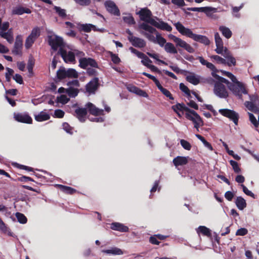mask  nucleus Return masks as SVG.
Returning a JSON list of instances; mask_svg holds the SVG:
<instances>
[{
	"mask_svg": "<svg viewBox=\"0 0 259 259\" xmlns=\"http://www.w3.org/2000/svg\"><path fill=\"white\" fill-rule=\"evenodd\" d=\"M174 25L177 30L183 35L192 38L194 40L205 45H208L210 44V41L206 36L194 33L190 29L186 28L180 22L175 23Z\"/></svg>",
	"mask_w": 259,
	"mask_h": 259,
	"instance_id": "1",
	"label": "nucleus"
},
{
	"mask_svg": "<svg viewBox=\"0 0 259 259\" xmlns=\"http://www.w3.org/2000/svg\"><path fill=\"white\" fill-rule=\"evenodd\" d=\"M212 76L217 80L214 83V93L218 97L225 98L228 96V92L225 84L228 87L230 82L226 79L221 77L215 73H212Z\"/></svg>",
	"mask_w": 259,
	"mask_h": 259,
	"instance_id": "2",
	"label": "nucleus"
},
{
	"mask_svg": "<svg viewBox=\"0 0 259 259\" xmlns=\"http://www.w3.org/2000/svg\"><path fill=\"white\" fill-rule=\"evenodd\" d=\"M48 41L51 49H65V48L70 49L62 37L56 34L48 35Z\"/></svg>",
	"mask_w": 259,
	"mask_h": 259,
	"instance_id": "3",
	"label": "nucleus"
},
{
	"mask_svg": "<svg viewBox=\"0 0 259 259\" xmlns=\"http://www.w3.org/2000/svg\"><path fill=\"white\" fill-rule=\"evenodd\" d=\"M233 84L230 83L229 89L236 96L241 97L242 94H247L248 92L246 89L245 84L236 79L233 82Z\"/></svg>",
	"mask_w": 259,
	"mask_h": 259,
	"instance_id": "4",
	"label": "nucleus"
},
{
	"mask_svg": "<svg viewBox=\"0 0 259 259\" xmlns=\"http://www.w3.org/2000/svg\"><path fill=\"white\" fill-rule=\"evenodd\" d=\"M187 110V112L185 113L186 117L193 122L194 127L198 131L199 128L203 125L202 119L195 111L190 109Z\"/></svg>",
	"mask_w": 259,
	"mask_h": 259,
	"instance_id": "5",
	"label": "nucleus"
},
{
	"mask_svg": "<svg viewBox=\"0 0 259 259\" xmlns=\"http://www.w3.org/2000/svg\"><path fill=\"white\" fill-rule=\"evenodd\" d=\"M250 101L245 103V106L250 111L254 113L259 112V97L257 95L249 96Z\"/></svg>",
	"mask_w": 259,
	"mask_h": 259,
	"instance_id": "6",
	"label": "nucleus"
},
{
	"mask_svg": "<svg viewBox=\"0 0 259 259\" xmlns=\"http://www.w3.org/2000/svg\"><path fill=\"white\" fill-rule=\"evenodd\" d=\"M40 35V29L39 27H36L32 29L30 34L28 35L25 40V46L26 49H29L36 39Z\"/></svg>",
	"mask_w": 259,
	"mask_h": 259,
	"instance_id": "7",
	"label": "nucleus"
},
{
	"mask_svg": "<svg viewBox=\"0 0 259 259\" xmlns=\"http://www.w3.org/2000/svg\"><path fill=\"white\" fill-rule=\"evenodd\" d=\"M216 53L224 56L226 60V64L229 66H235L236 61L235 58L230 53L228 50H215Z\"/></svg>",
	"mask_w": 259,
	"mask_h": 259,
	"instance_id": "8",
	"label": "nucleus"
},
{
	"mask_svg": "<svg viewBox=\"0 0 259 259\" xmlns=\"http://www.w3.org/2000/svg\"><path fill=\"white\" fill-rule=\"evenodd\" d=\"M104 6L107 11L110 14L116 16L120 15V11L114 2L111 0L106 1L104 3Z\"/></svg>",
	"mask_w": 259,
	"mask_h": 259,
	"instance_id": "9",
	"label": "nucleus"
},
{
	"mask_svg": "<svg viewBox=\"0 0 259 259\" xmlns=\"http://www.w3.org/2000/svg\"><path fill=\"white\" fill-rule=\"evenodd\" d=\"M137 14L139 15L141 20L151 25V20L154 19L151 18L152 14L149 9L147 8H142Z\"/></svg>",
	"mask_w": 259,
	"mask_h": 259,
	"instance_id": "10",
	"label": "nucleus"
},
{
	"mask_svg": "<svg viewBox=\"0 0 259 259\" xmlns=\"http://www.w3.org/2000/svg\"><path fill=\"white\" fill-rule=\"evenodd\" d=\"M219 112L223 116L232 120L235 125L238 124V115L233 110L228 109H221Z\"/></svg>",
	"mask_w": 259,
	"mask_h": 259,
	"instance_id": "11",
	"label": "nucleus"
},
{
	"mask_svg": "<svg viewBox=\"0 0 259 259\" xmlns=\"http://www.w3.org/2000/svg\"><path fill=\"white\" fill-rule=\"evenodd\" d=\"M59 54L66 63L73 62L75 60L74 53L67 50H60Z\"/></svg>",
	"mask_w": 259,
	"mask_h": 259,
	"instance_id": "12",
	"label": "nucleus"
},
{
	"mask_svg": "<svg viewBox=\"0 0 259 259\" xmlns=\"http://www.w3.org/2000/svg\"><path fill=\"white\" fill-rule=\"evenodd\" d=\"M151 25L162 30H165L168 32H170L172 30L171 26L168 25V23L162 21L158 22L155 20H151Z\"/></svg>",
	"mask_w": 259,
	"mask_h": 259,
	"instance_id": "13",
	"label": "nucleus"
},
{
	"mask_svg": "<svg viewBox=\"0 0 259 259\" xmlns=\"http://www.w3.org/2000/svg\"><path fill=\"white\" fill-rule=\"evenodd\" d=\"M80 66L82 68H85L88 66H91L93 67H98V65L96 62L90 58H83L79 59Z\"/></svg>",
	"mask_w": 259,
	"mask_h": 259,
	"instance_id": "14",
	"label": "nucleus"
},
{
	"mask_svg": "<svg viewBox=\"0 0 259 259\" xmlns=\"http://www.w3.org/2000/svg\"><path fill=\"white\" fill-rule=\"evenodd\" d=\"M14 118L18 122L26 123H31L32 119L28 114L26 113L14 114Z\"/></svg>",
	"mask_w": 259,
	"mask_h": 259,
	"instance_id": "15",
	"label": "nucleus"
},
{
	"mask_svg": "<svg viewBox=\"0 0 259 259\" xmlns=\"http://www.w3.org/2000/svg\"><path fill=\"white\" fill-rule=\"evenodd\" d=\"M132 52L135 54L138 58L142 59V63L145 66L148 67L150 65L151 61L143 53L140 52L137 50H132Z\"/></svg>",
	"mask_w": 259,
	"mask_h": 259,
	"instance_id": "16",
	"label": "nucleus"
},
{
	"mask_svg": "<svg viewBox=\"0 0 259 259\" xmlns=\"http://www.w3.org/2000/svg\"><path fill=\"white\" fill-rule=\"evenodd\" d=\"M86 107L88 109L89 112L95 116L102 115L103 114V110L102 109H100L96 107L91 103H88L87 104Z\"/></svg>",
	"mask_w": 259,
	"mask_h": 259,
	"instance_id": "17",
	"label": "nucleus"
},
{
	"mask_svg": "<svg viewBox=\"0 0 259 259\" xmlns=\"http://www.w3.org/2000/svg\"><path fill=\"white\" fill-rule=\"evenodd\" d=\"M98 85V78H94L86 85L87 92L90 94L94 93L97 89Z\"/></svg>",
	"mask_w": 259,
	"mask_h": 259,
	"instance_id": "18",
	"label": "nucleus"
},
{
	"mask_svg": "<svg viewBox=\"0 0 259 259\" xmlns=\"http://www.w3.org/2000/svg\"><path fill=\"white\" fill-rule=\"evenodd\" d=\"M31 11L27 8L23 7L21 6H18L14 7L12 11V15H21L24 13L30 14Z\"/></svg>",
	"mask_w": 259,
	"mask_h": 259,
	"instance_id": "19",
	"label": "nucleus"
},
{
	"mask_svg": "<svg viewBox=\"0 0 259 259\" xmlns=\"http://www.w3.org/2000/svg\"><path fill=\"white\" fill-rule=\"evenodd\" d=\"M170 37L176 43L177 47H180L183 49H192L191 46L185 41L182 40L174 35H170Z\"/></svg>",
	"mask_w": 259,
	"mask_h": 259,
	"instance_id": "20",
	"label": "nucleus"
},
{
	"mask_svg": "<svg viewBox=\"0 0 259 259\" xmlns=\"http://www.w3.org/2000/svg\"><path fill=\"white\" fill-rule=\"evenodd\" d=\"M186 79L190 83L194 85H197L200 82L201 77L195 73H189L187 75Z\"/></svg>",
	"mask_w": 259,
	"mask_h": 259,
	"instance_id": "21",
	"label": "nucleus"
},
{
	"mask_svg": "<svg viewBox=\"0 0 259 259\" xmlns=\"http://www.w3.org/2000/svg\"><path fill=\"white\" fill-rule=\"evenodd\" d=\"M102 252L109 255H122L123 254V251L116 247H112L107 249L102 250Z\"/></svg>",
	"mask_w": 259,
	"mask_h": 259,
	"instance_id": "22",
	"label": "nucleus"
},
{
	"mask_svg": "<svg viewBox=\"0 0 259 259\" xmlns=\"http://www.w3.org/2000/svg\"><path fill=\"white\" fill-rule=\"evenodd\" d=\"M130 41L133 46L140 48H144L146 45L143 39L135 36H131Z\"/></svg>",
	"mask_w": 259,
	"mask_h": 259,
	"instance_id": "23",
	"label": "nucleus"
},
{
	"mask_svg": "<svg viewBox=\"0 0 259 259\" xmlns=\"http://www.w3.org/2000/svg\"><path fill=\"white\" fill-rule=\"evenodd\" d=\"M128 90L133 93L137 94L140 96L144 97L147 98L148 97V94L143 90L134 86V85H129L127 87Z\"/></svg>",
	"mask_w": 259,
	"mask_h": 259,
	"instance_id": "24",
	"label": "nucleus"
},
{
	"mask_svg": "<svg viewBox=\"0 0 259 259\" xmlns=\"http://www.w3.org/2000/svg\"><path fill=\"white\" fill-rule=\"evenodd\" d=\"M111 228L115 231L121 232H126L128 231V228L123 224L119 223H113L111 224Z\"/></svg>",
	"mask_w": 259,
	"mask_h": 259,
	"instance_id": "25",
	"label": "nucleus"
},
{
	"mask_svg": "<svg viewBox=\"0 0 259 259\" xmlns=\"http://www.w3.org/2000/svg\"><path fill=\"white\" fill-rule=\"evenodd\" d=\"M189 159V157L177 156L173 159V163L176 166L186 164Z\"/></svg>",
	"mask_w": 259,
	"mask_h": 259,
	"instance_id": "26",
	"label": "nucleus"
},
{
	"mask_svg": "<svg viewBox=\"0 0 259 259\" xmlns=\"http://www.w3.org/2000/svg\"><path fill=\"white\" fill-rule=\"evenodd\" d=\"M35 119L38 122H42L50 119V115L46 112L41 111L34 115Z\"/></svg>",
	"mask_w": 259,
	"mask_h": 259,
	"instance_id": "27",
	"label": "nucleus"
},
{
	"mask_svg": "<svg viewBox=\"0 0 259 259\" xmlns=\"http://www.w3.org/2000/svg\"><path fill=\"white\" fill-rule=\"evenodd\" d=\"M75 113L78 119L83 122L85 121L87 113L86 108H78L75 110Z\"/></svg>",
	"mask_w": 259,
	"mask_h": 259,
	"instance_id": "28",
	"label": "nucleus"
},
{
	"mask_svg": "<svg viewBox=\"0 0 259 259\" xmlns=\"http://www.w3.org/2000/svg\"><path fill=\"white\" fill-rule=\"evenodd\" d=\"M0 35L2 37L6 39L10 43H12L13 41L12 32L10 30H8L7 32H0Z\"/></svg>",
	"mask_w": 259,
	"mask_h": 259,
	"instance_id": "29",
	"label": "nucleus"
},
{
	"mask_svg": "<svg viewBox=\"0 0 259 259\" xmlns=\"http://www.w3.org/2000/svg\"><path fill=\"white\" fill-rule=\"evenodd\" d=\"M219 30L222 32V34L227 38H230L232 35V31L230 29L224 26H221L219 27Z\"/></svg>",
	"mask_w": 259,
	"mask_h": 259,
	"instance_id": "30",
	"label": "nucleus"
},
{
	"mask_svg": "<svg viewBox=\"0 0 259 259\" xmlns=\"http://www.w3.org/2000/svg\"><path fill=\"white\" fill-rule=\"evenodd\" d=\"M187 10L191 11L193 12H204L205 13H207L208 12H209L212 11V9L210 7H200V8H196V7H192V8H188Z\"/></svg>",
	"mask_w": 259,
	"mask_h": 259,
	"instance_id": "31",
	"label": "nucleus"
},
{
	"mask_svg": "<svg viewBox=\"0 0 259 259\" xmlns=\"http://www.w3.org/2000/svg\"><path fill=\"white\" fill-rule=\"evenodd\" d=\"M214 39L217 47L216 49H224L223 40L218 32L214 33ZM225 49H227V48L225 47Z\"/></svg>",
	"mask_w": 259,
	"mask_h": 259,
	"instance_id": "32",
	"label": "nucleus"
},
{
	"mask_svg": "<svg viewBox=\"0 0 259 259\" xmlns=\"http://www.w3.org/2000/svg\"><path fill=\"white\" fill-rule=\"evenodd\" d=\"M95 28L96 26L92 24H83L79 26V29L85 32H90Z\"/></svg>",
	"mask_w": 259,
	"mask_h": 259,
	"instance_id": "33",
	"label": "nucleus"
},
{
	"mask_svg": "<svg viewBox=\"0 0 259 259\" xmlns=\"http://www.w3.org/2000/svg\"><path fill=\"white\" fill-rule=\"evenodd\" d=\"M197 233L199 234H202L203 235L209 236L211 235L210 230L207 227L201 226L196 229Z\"/></svg>",
	"mask_w": 259,
	"mask_h": 259,
	"instance_id": "34",
	"label": "nucleus"
},
{
	"mask_svg": "<svg viewBox=\"0 0 259 259\" xmlns=\"http://www.w3.org/2000/svg\"><path fill=\"white\" fill-rule=\"evenodd\" d=\"M235 203L237 207L240 210H243L246 206L245 199L241 197H238Z\"/></svg>",
	"mask_w": 259,
	"mask_h": 259,
	"instance_id": "35",
	"label": "nucleus"
},
{
	"mask_svg": "<svg viewBox=\"0 0 259 259\" xmlns=\"http://www.w3.org/2000/svg\"><path fill=\"white\" fill-rule=\"evenodd\" d=\"M139 28L146 31H148L150 33H153L156 31L155 28L145 23L141 24L139 26Z\"/></svg>",
	"mask_w": 259,
	"mask_h": 259,
	"instance_id": "36",
	"label": "nucleus"
},
{
	"mask_svg": "<svg viewBox=\"0 0 259 259\" xmlns=\"http://www.w3.org/2000/svg\"><path fill=\"white\" fill-rule=\"evenodd\" d=\"M0 230L4 233L8 234L9 236H12L13 233L10 231V229L6 226L2 220L0 218Z\"/></svg>",
	"mask_w": 259,
	"mask_h": 259,
	"instance_id": "37",
	"label": "nucleus"
},
{
	"mask_svg": "<svg viewBox=\"0 0 259 259\" xmlns=\"http://www.w3.org/2000/svg\"><path fill=\"white\" fill-rule=\"evenodd\" d=\"M172 109L177 113L179 111H185L186 113L187 112V109H189L188 107H186L184 104H177L172 106Z\"/></svg>",
	"mask_w": 259,
	"mask_h": 259,
	"instance_id": "38",
	"label": "nucleus"
},
{
	"mask_svg": "<svg viewBox=\"0 0 259 259\" xmlns=\"http://www.w3.org/2000/svg\"><path fill=\"white\" fill-rule=\"evenodd\" d=\"M195 136L200 140L203 144L204 146L210 151L213 150V148L211 144L208 142L203 137L198 134H196Z\"/></svg>",
	"mask_w": 259,
	"mask_h": 259,
	"instance_id": "39",
	"label": "nucleus"
},
{
	"mask_svg": "<svg viewBox=\"0 0 259 259\" xmlns=\"http://www.w3.org/2000/svg\"><path fill=\"white\" fill-rule=\"evenodd\" d=\"M158 89L166 97L168 98L170 100H173L174 98L171 93L166 89L163 88L162 85L159 83L157 85Z\"/></svg>",
	"mask_w": 259,
	"mask_h": 259,
	"instance_id": "40",
	"label": "nucleus"
},
{
	"mask_svg": "<svg viewBox=\"0 0 259 259\" xmlns=\"http://www.w3.org/2000/svg\"><path fill=\"white\" fill-rule=\"evenodd\" d=\"M34 65V59L32 57H30L27 63V69L28 70L29 76H31L33 73V68Z\"/></svg>",
	"mask_w": 259,
	"mask_h": 259,
	"instance_id": "41",
	"label": "nucleus"
},
{
	"mask_svg": "<svg viewBox=\"0 0 259 259\" xmlns=\"http://www.w3.org/2000/svg\"><path fill=\"white\" fill-rule=\"evenodd\" d=\"M66 93L70 98H74L78 95V90L76 89L70 87L66 90Z\"/></svg>",
	"mask_w": 259,
	"mask_h": 259,
	"instance_id": "42",
	"label": "nucleus"
},
{
	"mask_svg": "<svg viewBox=\"0 0 259 259\" xmlns=\"http://www.w3.org/2000/svg\"><path fill=\"white\" fill-rule=\"evenodd\" d=\"M122 19L124 22H125L129 25H132L136 24L134 18L130 14L127 16L123 17Z\"/></svg>",
	"mask_w": 259,
	"mask_h": 259,
	"instance_id": "43",
	"label": "nucleus"
},
{
	"mask_svg": "<svg viewBox=\"0 0 259 259\" xmlns=\"http://www.w3.org/2000/svg\"><path fill=\"white\" fill-rule=\"evenodd\" d=\"M23 45V38L21 35H17L16 38L14 49H21Z\"/></svg>",
	"mask_w": 259,
	"mask_h": 259,
	"instance_id": "44",
	"label": "nucleus"
},
{
	"mask_svg": "<svg viewBox=\"0 0 259 259\" xmlns=\"http://www.w3.org/2000/svg\"><path fill=\"white\" fill-rule=\"evenodd\" d=\"M54 9L60 17L62 18L66 17V10L65 9H62L60 7L57 6H55Z\"/></svg>",
	"mask_w": 259,
	"mask_h": 259,
	"instance_id": "45",
	"label": "nucleus"
},
{
	"mask_svg": "<svg viewBox=\"0 0 259 259\" xmlns=\"http://www.w3.org/2000/svg\"><path fill=\"white\" fill-rule=\"evenodd\" d=\"M67 76L68 78H77L78 73L74 69L70 68L66 69Z\"/></svg>",
	"mask_w": 259,
	"mask_h": 259,
	"instance_id": "46",
	"label": "nucleus"
},
{
	"mask_svg": "<svg viewBox=\"0 0 259 259\" xmlns=\"http://www.w3.org/2000/svg\"><path fill=\"white\" fill-rule=\"evenodd\" d=\"M57 74L59 79H64L67 77L66 69L64 68H60L58 70Z\"/></svg>",
	"mask_w": 259,
	"mask_h": 259,
	"instance_id": "47",
	"label": "nucleus"
},
{
	"mask_svg": "<svg viewBox=\"0 0 259 259\" xmlns=\"http://www.w3.org/2000/svg\"><path fill=\"white\" fill-rule=\"evenodd\" d=\"M16 217L18 220V221L21 224H25L27 222V218L22 213L20 212H17L16 213Z\"/></svg>",
	"mask_w": 259,
	"mask_h": 259,
	"instance_id": "48",
	"label": "nucleus"
},
{
	"mask_svg": "<svg viewBox=\"0 0 259 259\" xmlns=\"http://www.w3.org/2000/svg\"><path fill=\"white\" fill-rule=\"evenodd\" d=\"M229 162H230V164L231 165V166H232L233 169L235 172L239 173L241 171V169L239 167L238 164L237 162H236L234 160H231L229 161Z\"/></svg>",
	"mask_w": 259,
	"mask_h": 259,
	"instance_id": "49",
	"label": "nucleus"
},
{
	"mask_svg": "<svg viewBox=\"0 0 259 259\" xmlns=\"http://www.w3.org/2000/svg\"><path fill=\"white\" fill-rule=\"evenodd\" d=\"M57 100L59 103L65 104L69 101V98L66 95H61L60 97H57Z\"/></svg>",
	"mask_w": 259,
	"mask_h": 259,
	"instance_id": "50",
	"label": "nucleus"
},
{
	"mask_svg": "<svg viewBox=\"0 0 259 259\" xmlns=\"http://www.w3.org/2000/svg\"><path fill=\"white\" fill-rule=\"evenodd\" d=\"M59 187L62 191L67 193L72 194L75 192V190L69 187L63 185H60Z\"/></svg>",
	"mask_w": 259,
	"mask_h": 259,
	"instance_id": "51",
	"label": "nucleus"
},
{
	"mask_svg": "<svg viewBox=\"0 0 259 259\" xmlns=\"http://www.w3.org/2000/svg\"><path fill=\"white\" fill-rule=\"evenodd\" d=\"M211 58L215 60L218 63L226 64V60L218 55H212Z\"/></svg>",
	"mask_w": 259,
	"mask_h": 259,
	"instance_id": "52",
	"label": "nucleus"
},
{
	"mask_svg": "<svg viewBox=\"0 0 259 259\" xmlns=\"http://www.w3.org/2000/svg\"><path fill=\"white\" fill-rule=\"evenodd\" d=\"M81 6H88L91 4V0H73Z\"/></svg>",
	"mask_w": 259,
	"mask_h": 259,
	"instance_id": "53",
	"label": "nucleus"
},
{
	"mask_svg": "<svg viewBox=\"0 0 259 259\" xmlns=\"http://www.w3.org/2000/svg\"><path fill=\"white\" fill-rule=\"evenodd\" d=\"M63 129L67 133L69 134H73V128L67 123H63L62 124Z\"/></svg>",
	"mask_w": 259,
	"mask_h": 259,
	"instance_id": "54",
	"label": "nucleus"
},
{
	"mask_svg": "<svg viewBox=\"0 0 259 259\" xmlns=\"http://www.w3.org/2000/svg\"><path fill=\"white\" fill-rule=\"evenodd\" d=\"M156 40L157 43L162 47L166 43V40L164 38L162 37L160 34H157L156 35Z\"/></svg>",
	"mask_w": 259,
	"mask_h": 259,
	"instance_id": "55",
	"label": "nucleus"
},
{
	"mask_svg": "<svg viewBox=\"0 0 259 259\" xmlns=\"http://www.w3.org/2000/svg\"><path fill=\"white\" fill-rule=\"evenodd\" d=\"M180 143L182 146L187 150H190L191 148V144L185 140H181L180 141Z\"/></svg>",
	"mask_w": 259,
	"mask_h": 259,
	"instance_id": "56",
	"label": "nucleus"
},
{
	"mask_svg": "<svg viewBox=\"0 0 259 259\" xmlns=\"http://www.w3.org/2000/svg\"><path fill=\"white\" fill-rule=\"evenodd\" d=\"M249 120L256 127L258 126V122H257V120H256V118L254 116L250 113H249Z\"/></svg>",
	"mask_w": 259,
	"mask_h": 259,
	"instance_id": "57",
	"label": "nucleus"
},
{
	"mask_svg": "<svg viewBox=\"0 0 259 259\" xmlns=\"http://www.w3.org/2000/svg\"><path fill=\"white\" fill-rule=\"evenodd\" d=\"M112 62L115 64H118L120 62V58L116 55L111 52H109Z\"/></svg>",
	"mask_w": 259,
	"mask_h": 259,
	"instance_id": "58",
	"label": "nucleus"
},
{
	"mask_svg": "<svg viewBox=\"0 0 259 259\" xmlns=\"http://www.w3.org/2000/svg\"><path fill=\"white\" fill-rule=\"evenodd\" d=\"M241 186L242 188L243 192L245 194L252 197H254L253 193L251 191L249 190L244 185L242 184Z\"/></svg>",
	"mask_w": 259,
	"mask_h": 259,
	"instance_id": "59",
	"label": "nucleus"
},
{
	"mask_svg": "<svg viewBox=\"0 0 259 259\" xmlns=\"http://www.w3.org/2000/svg\"><path fill=\"white\" fill-rule=\"evenodd\" d=\"M7 71L6 73V80L8 81H10V80L11 79V76L12 75V74L14 72V71L13 70V69L9 68H7Z\"/></svg>",
	"mask_w": 259,
	"mask_h": 259,
	"instance_id": "60",
	"label": "nucleus"
},
{
	"mask_svg": "<svg viewBox=\"0 0 259 259\" xmlns=\"http://www.w3.org/2000/svg\"><path fill=\"white\" fill-rule=\"evenodd\" d=\"M148 55L150 57L155 59L157 61L158 64H165L164 61H163L162 60H159L158 59V55H157L156 54H152V53H148Z\"/></svg>",
	"mask_w": 259,
	"mask_h": 259,
	"instance_id": "61",
	"label": "nucleus"
},
{
	"mask_svg": "<svg viewBox=\"0 0 259 259\" xmlns=\"http://www.w3.org/2000/svg\"><path fill=\"white\" fill-rule=\"evenodd\" d=\"M180 89L188 96H190V93L189 89L184 84L181 83L180 84Z\"/></svg>",
	"mask_w": 259,
	"mask_h": 259,
	"instance_id": "62",
	"label": "nucleus"
},
{
	"mask_svg": "<svg viewBox=\"0 0 259 259\" xmlns=\"http://www.w3.org/2000/svg\"><path fill=\"white\" fill-rule=\"evenodd\" d=\"M143 74L153 80V81L155 82L156 86L160 83L159 81L154 76L146 72H143Z\"/></svg>",
	"mask_w": 259,
	"mask_h": 259,
	"instance_id": "63",
	"label": "nucleus"
},
{
	"mask_svg": "<svg viewBox=\"0 0 259 259\" xmlns=\"http://www.w3.org/2000/svg\"><path fill=\"white\" fill-rule=\"evenodd\" d=\"M247 230L245 228H240L238 229L236 233V235L237 236H244L247 233Z\"/></svg>",
	"mask_w": 259,
	"mask_h": 259,
	"instance_id": "64",
	"label": "nucleus"
}]
</instances>
